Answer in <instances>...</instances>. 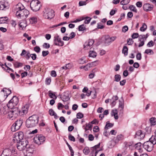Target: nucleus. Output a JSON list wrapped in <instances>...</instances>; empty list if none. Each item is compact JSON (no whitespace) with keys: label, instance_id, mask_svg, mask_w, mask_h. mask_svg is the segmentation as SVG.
Instances as JSON below:
<instances>
[{"label":"nucleus","instance_id":"2eb2a0df","mask_svg":"<svg viewBox=\"0 0 156 156\" xmlns=\"http://www.w3.org/2000/svg\"><path fill=\"white\" fill-rule=\"evenodd\" d=\"M117 38L116 36L110 37L109 36H106L105 38V43L106 45H109L112 42L115 41Z\"/></svg>","mask_w":156,"mask_h":156},{"label":"nucleus","instance_id":"c03bdc74","mask_svg":"<svg viewBox=\"0 0 156 156\" xmlns=\"http://www.w3.org/2000/svg\"><path fill=\"white\" fill-rule=\"evenodd\" d=\"M83 153L85 154H87L90 152L88 147H85L83 151Z\"/></svg>","mask_w":156,"mask_h":156},{"label":"nucleus","instance_id":"bf43d9fd","mask_svg":"<svg viewBox=\"0 0 156 156\" xmlns=\"http://www.w3.org/2000/svg\"><path fill=\"white\" fill-rule=\"evenodd\" d=\"M99 128L98 126H95L93 128V131L94 132L97 133L99 131Z\"/></svg>","mask_w":156,"mask_h":156},{"label":"nucleus","instance_id":"7c9ffc66","mask_svg":"<svg viewBox=\"0 0 156 156\" xmlns=\"http://www.w3.org/2000/svg\"><path fill=\"white\" fill-rule=\"evenodd\" d=\"M128 49L127 46H124L122 48V53L124 54L125 56H127L128 54Z\"/></svg>","mask_w":156,"mask_h":156},{"label":"nucleus","instance_id":"338daca9","mask_svg":"<svg viewBox=\"0 0 156 156\" xmlns=\"http://www.w3.org/2000/svg\"><path fill=\"white\" fill-rule=\"evenodd\" d=\"M49 51H43L42 52V55L44 57H45L47 55L49 54Z\"/></svg>","mask_w":156,"mask_h":156},{"label":"nucleus","instance_id":"c9c22d12","mask_svg":"<svg viewBox=\"0 0 156 156\" xmlns=\"http://www.w3.org/2000/svg\"><path fill=\"white\" fill-rule=\"evenodd\" d=\"M19 26L20 28H21L22 29L25 28L27 26L26 23V22L25 20H23L22 22L20 23L19 24Z\"/></svg>","mask_w":156,"mask_h":156},{"label":"nucleus","instance_id":"c756f323","mask_svg":"<svg viewBox=\"0 0 156 156\" xmlns=\"http://www.w3.org/2000/svg\"><path fill=\"white\" fill-rule=\"evenodd\" d=\"M13 66L14 68H16L22 67L23 66V64L18 62H16L13 63Z\"/></svg>","mask_w":156,"mask_h":156},{"label":"nucleus","instance_id":"0eeeda50","mask_svg":"<svg viewBox=\"0 0 156 156\" xmlns=\"http://www.w3.org/2000/svg\"><path fill=\"white\" fill-rule=\"evenodd\" d=\"M34 143L39 145L43 144L45 142V138L42 135H37L34 138Z\"/></svg>","mask_w":156,"mask_h":156},{"label":"nucleus","instance_id":"8fccbe9b","mask_svg":"<svg viewBox=\"0 0 156 156\" xmlns=\"http://www.w3.org/2000/svg\"><path fill=\"white\" fill-rule=\"evenodd\" d=\"M154 45V42L152 41H150L147 44V46L148 47H153Z\"/></svg>","mask_w":156,"mask_h":156},{"label":"nucleus","instance_id":"c85d7f7f","mask_svg":"<svg viewBox=\"0 0 156 156\" xmlns=\"http://www.w3.org/2000/svg\"><path fill=\"white\" fill-rule=\"evenodd\" d=\"M95 62H92L91 63L87 64L85 66V70L86 71L89 70L90 69L93 67L94 63Z\"/></svg>","mask_w":156,"mask_h":156},{"label":"nucleus","instance_id":"9b49d317","mask_svg":"<svg viewBox=\"0 0 156 156\" xmlns=\"http://www.w3.org/2000/svg\"><path fill=\"white\" fill-rule=\"evenodd\" d=\"M54 44L59 46H62L64 44V42L61 40L59 36L57 34H55L54 37Z\"/></svg>","mask_w":156,"mask_h":156},{"label":"nucleus","instance_id":"774afa93","mask_svg":"<svg viewBox=\"0 0 156 156\" xmlns=\"http://www.w3.org/2000/svg\"><path fill=\"white\" fill-rule=\"evenodd\" d=\"M76 35V34L74 32H72L69 35L70 39H72L75 37Z\"/></svg>","mask_w":156,"mask_h":156},{"label":"nucleus","instance_id":"1a4fd4ad","mask_svg":"<svg viewBox=\"0 0 156 156\" xmlns=\"http://www.w3.org/2000/svg\"><path fill=\"white\" fill-rule=\"evenodd\" d=\"M23 133L21 131L15 133L14 135L13 139V142L15 143L18 144V142H20L21 140H23Z\"/></svg>","mask_w":156,"mask_h":156},{"label":"nucleus","instance_id":"dca6fc26","mask_svg":"<svg viewBox=\"0 0 156 156\" xmlns=\"http://www.w3.org/2000/svg\"><path fill=\"white\" fill-rule=\"evenodd\" d=\"M145 136V133L141 130L137 131L136 132L135 137L138 140L143 139Z\"/></svg>","mask_w":156,"mask_h":156},{"label":"nucleus","instance_id":"a18cd8bd","mask_svg":"<svg viewBox=\"0 0 156 156\" xmlns=\"http://www.w3.org/2000/svg\"><path fill=\"white\" fill-rule=\"evenodd\" d=\"M130 0H122L120 2L121 4L123 5H125L128 4Z\"/></svg>","mask_w":156,"mask_h":156},{"label":"nucleus","instance_id":"a19ab883","mask_svg":"<svg viewBox=\"0 0 156 156\" xmlns=\"http://www.w3.org/2000/svg\"><path fill=\"white\" fill-rule=\"evenodd\" d=\"M145 53L147 54L153 55L154 54V51L151 49H147L145 51Z\"/></svg>","mask_w":156,"mask_h":156},{"label":"nucleus","instance_id":"6ab92c4d","mask_svg":"<svg viewBox=\"0 0 156 156\" xmlns=\"http://www.w3.org/2000/svg\"><path fill=\"white\" fill-rule=\"evenodd\" d=\"M2 94L4 95V99H5L11 93V90L6 88H4L1 90Z\"/></svg>","mask_w":156,"mask_h":156},{"label":"nucleus","instance_id":"e2e57ef3","mask_svg":"<svg viewBox=\"0 0 156 156\" xmlns=\"http://www.w3.org/2000/svg\"><path fill=\"white\" fill-rule=\"evenodd\" d=\"M145 39V35H140L139 36V41H141L142 39Z\"/></svg>","mask_w":156,"mask_h":156},{"label":"nucleus","instance_id":"4c0bfd02","mask_svg":"<svg viewBox=\"0 0 156 156\" xmlns=\"http://www.w3.org/2000/svg\"><path fill=\"white\" fill-rule=\"evenodd\" d=\"M8 20L7 17H2L0 18V24L5 23Z\"/></svg>","mask_w":156,"mask_h":156},{"label":"nucleus","instance_id":"3c124183","mask_svg":"<svg viewBox=\"0 0 156 156\" xmlns=\"http://www.w3.org/2000/svg\"><path fill=\"white\" fill-rule=\"evenodd\" d=\"M88 0H86L85 1H80L79 2V5L80 6H82L84 5H85L87 4L86 2Z\"/></svg>","mask_w":156,"mask_h":156},{"label":"nucleus","instance_id":"ddd939ff","mask_svg":"<svg viewBox=\"0 0 156 156\" xmlns=\"http://www.w3.org/2000/svg\"><path fill=\"white\" fill-rule=\"evenodd\" d=\"M29 105L28 104H25L22 106L21 110H19V115H23L27 114L28 112Z\"/></svg>","mask_w":156,"mask_h":156},{"label":"nucleus","instance_id":"052dcab7","mask_svg":"<svg viewBox=\"0 0 156 156\" xmlns=\"http://www.w3.org/2000/svg\"><path fill=\"white\" fill-rule=\"evenodd\" d=\"M136 58L137 60H140L141 59V54L140 53H138L136 55Z\"/></svg>","mask_w":156,"mask_h":156},{"label":"nucleus","instance_id":"7ed1b4c3","mask_svg":"<svg viewBox=\"0 0 156 156\" xmlns=\"http://www.w3.org/2000/svg\"><path fill=\"white\" fill-rule=\"evenodd\" d=\"M18 102V98L16 96H13L12 99L9 102L7 106L8 108L13 109L14 108H17L16 106Z\"/></svg>","mask_w":156,"mask_h":156},{"label":"nucleus","instance_id":"473e14b6","mask_svg":"<svg viewBox=\"0 0 156 156\" xmlns=\"http://www.w3.org/2000/svg\"><path fill=\"white\" fill-rule=\"evenodd\" d=\"M49 113L51 116H54L55 119L57 117L56 114L52 109H50L49 111Z\"/></svg>","mask_w":156,"mask_h":156},{"label":"nucleus","instance_id":"5701e85b","mask_svg":"<svg viewBox=\"0 0 156 156\" xmlns=\"http://www.w3.org/2000/svg\"><path fill=\"white\" fill-rule=\"evenodd\" d=\"M28 141L26 140H21L20 142H18V144H17L16 146H27L28 144Z\"/></svg>","mask_w":156,"mask_h":156},{"label":"nucleus","instance_id":"49530a36","mask_svg":"<svg viewBox=\"0 0 156 156\" xmlns=\"http://www.w3.org/2000/svg\"><path fill=\"white\" fill-rule=\"evenodd\" d=\"M8 107L7 106H5L3 107L2 111L4 114H6L8 112Z\"/></svg>","mask_w":156,"mask_h":156},{"label":"nucleus","instance_id":"39448f33","mask_svg":"<svg viewBox=\"0 0 156 156\" xmlns=\"http://www.w3.org/2000/svg\"><path fill=\"white\" fill-rule=\"evenodd\" d=\"M8 113V118L11 120H13L15 119L19 115V110L18 108H16L12 109Z\"/></svg>","mask_w":156,"mask_h":156},{"label":"nucleus","instance_id":"4d7b16f0","mask_svg":"<svg viewBox=\"0 0 156 156\" xmlns=\"http://www.w3.org/2000/svg\"><path fill=\"white\" fill-rule=\"evenodd\" d=\"M34 50L37 53H39L41 50L39 46H36L34 48Z\"/></svg>","mask_w":156,"mask_h":156},{"label":"nucleus","instance_id":"f3484780","mask_svg":"<svg viewBox=\"0 0 156 156\" xmlns=\"http://www.w3.org/2000/svg\"><path fill=\"white\" fill-rule=\"evenodd\" d=\"M143 8L144 11L146 12H149L153 10L154 6L153 5H151L149 3H146L143 5Z\"/></svg>","mask_w":156,"mask_h":156},{"label":"nucleus","instance_id":"f03ea898","mask_svg":"<svg viewBox=\"0 0 156 156\" xmlns=\"http://www.w3.org/2000/svg\"><path fill=\"white\" fill-rule=\"evenodd\" d=\"M38 117L33 115L30 117L26 121V125L28 128L36 126L39 121Z\"/></svg>","mask_w":156,"mask_h":156},{"label":"nucleus","instance_id":"cd10ccee","mask_svg":"<svg viewBox=\"0 0 156 156\" xmlns=\"http://www.w3.org/2000/svg\"><path fill=\"white\" fill-rule=\"evenodd\" d=\"M55 92L53 93L51 90H49L48 91L49 96L51 98L56 99L57 97L55 95Z\"/></svg>","mask_w":156,"mask_h":156},{"label":"nucleus","instance_id":"72a5a7b5","mask_svg":"<svg viewBox=\"0 0 156 156\" xmlns=\"http://www.w3.org/2000/svg\"><path fill=\"white\" fill-rule=\"evenodd\" d=\"M37 21V18L35 16L31 17L29 20L30 23L33 24L35 23Z\"/></svg>","mask_w":156,"mask_h":156},{"label":"nucleus","instance_id":"f257e3e1","mask_svg":"<svg viewBox=\"0 0 156 156\" xmlns=\"http://www.w3.org/2000/svg\"><path fill=\"white\" fill-rule=\"evenodd\" d=\"M16 16L18 18L25 19L29 14V11L25 9L21 3H19L16 6Z\"/></svg>","mask_w":156,"mask_h":156},{"label":"nucleus","instance_id":"f704fd0d","mask_svg":"<svg viewBox=\"0 0 156 156\" xmlns=\"http://www.w3.org/2000/svg\"><path fill=\"white\" fill-rule=\"evenodd\" d=\"M83 18L85 20L84 23L85 24H88L90 22L91 19V18L88 16H83Z\"/></svg>","mask_w":156,"mask_h":156},{"label":"nucleus","instance_id":"2f4dec72","mask_svg":"<svg viewBox=\"0 0 156 156\" xmlns=\"http://www.w3.org/2000/svg\"><path fill=\"white\" fill-rule=\"evenodd\" d=\"M113 126V124L110 123L109 121L106 122V124L105 126V129H108L109 128L112 127Z\"/></svg>","mask_w":156,"mask_h":156},{"label":"nucleus","instance_id":"4468645a","mask_svg":"<svg viewBox=\"0 0 156 156\" xmlns=\"http://www.w3.org/2000/svg\"><path fill=\"white\" fill-rule=\"evenodd\" d=\"M156 144V139L154 136H152L148 141L145 142L143 144V146H152Z\"/></svg>","mask_w":156,"mask_h":156},{"label":"nucleus","instance_id":"37998d69","mask_svg":"<svg viewBox=\"0 0 156 156\" xmlns=\"http://www.w3.org/2000/svg\"><path fill=\"white\" fill-rule=\"evenodd\" d=\"M150 121L152 125H154L156 124V119L154 118H151L150 119Z\"/></svg>","mask_w":156,"mask_h":156},{"label":"nucleus","instance_id":"69168bd1","mask_svg":"<svg viewBox=\"0 0 156 156\" xmlns=\"http://www.w3.org/2000/svg\"><path fill=\"white\" fill-rule=\"evenodd\" d=\"M69 139L72 141H75V138L71 134L69 135Z\"/></svg>","mask_w":156,"mask_h":156},{"label":"nucleus","instance_id":"aec40b11","mask_svg":"<svg viewBox=\"0 0 156 156\" xmlns=\"http://www.w3.org/2000/svg\"><path fill=\"white\" fill-rule=\"evenodd\" d=\"M125 146H132L134 145L136 146H141V144L140 142H138L135 144H134L133 141L129 142H124Z\"/></svg>","mask_w":156,"mask_h":156},{"label":"nucleus","instance_id":"5fc2aeb1","mask_svg":"<svg viewBox=\"0 0 156 156\" xmlns=\"http://www.w3.org/2000/svg\"><path fill=\"white\" fill-rule=\"evenodd\" d=\"M83 20H84V18H83V17H82L80 18L79 19H76V20H75L74 21H71V22L73 23H77L78 22L81 21Z\"/></svg>","mask_w":156,"mask_h":156},{"label":"nucleus","instance_id":"6e6552de","mask_svg":"<svg viewBox=\"0 0 156 156\" xmlns=\"http://www.w3.org/2000/svg\"><path fill=\"white\" fill-rule=\"evenodd\" d=\"M40 2L38 0H32L30 4V8L34 12L38 11L40 9Z\"/></svg>","mask_w":156,"mask_h":156},{"label":"nucleus","instance_id":"f8f14e48","mask_svg":"<svg viewBox=\"0 0 156 156\" xmlns=\"http://www.w3.org/2000/svg\"><path fill=\"white\" fill-rule=\"evenodd\" d=\"M25 147L23 153L25 156H31L33 153L34 149L32 147Z\"/></svg>","mask_w":156,"mask_h":156},{"label":"nucleus","instance_id":"e433bc0d","mask_svg":"<svg viewBox=\"0 0 156 156\" xmlns=\"http://www.w3.org/2000/svg\"><path fill=\"white\" fill-rule=\"evenodd\" d=\"M65 93H64L62 96L61 97L62 100L63 101H66L69 99V96L65 94Z\"/></svg>","mask_w":156,"mask_h":156},{"label":"nucleus","instance_id":"a878e982","mask_svg":"<svg viewBox=\"0 0 156 156\" xmlns=\"http://www.w3.org/2000/svg\"><path fill=\"white\" fill-rule=\"evenodd\" d=\"M124 108V105L123 101H122L119 100V108L120 110V112L123 113V109Z\"/></svg>","mask_w":156,"mask_h":156},{"label":"nucleus","instance_id":"9d476101","mask_svg":"<svg viewBox=\"0 0 156 156\" xmlns=\"http://www.w3.org/2000/svg\"><path fill=\"white\" fill-rule=\"evenodd\" d=\"M22 123L23 121L22 120L20 119L16 121L12 126L11 128V131L14 132L18 130L20 128Z\"/></svg>","mask_w":156,"mask_h":156},{"label":"nucleus","instance_id":"6e6d98bb","mask_svg":"<svg viewBox=\"0 0 156 156\" xmlns=\"http://www.w3.org/2000/svg\"><path fill=\"white\" fill-rule=\"evenodd\" d=\"M83 114L80 112H79L77 114L76 117L78 119H81L83 117Z\"/></svg>","mask_w":156,"mask_h":156},{"label":"nucleus","instance_id":"a211bd4d","mask_svg":"<svg viewBox=\"0 0 156 156\" xmlns=\"http://www.w3.org/2000/svg\"><path fill=\"white\" fill-rule=\"evenodd\" d=\"M9 4L8 2L4 1L0 2V10H5L8 8Z\"/></svg>","mask_w":156,"mask_h":156},{"label":"nucleus","instance_id":"423d86ee","mask_svg":"<svg viewBox=\"0 0 156 156\" xmlns=\"http://www.w3.org/2000/svg\"><path fill=\"white\" fill-rule=\"evenodd\" d=\"M43 12V16L46 19H51L54 16V12L51 9H45Z\"/></svg>","mask_w":156,"mask_h":156},{"label":"nucleus","instance_id":"4be33fe9","mask_svg":"<svg viewBox=\"0 0 156 156\" xmlns=\"http://www.w3.org/2000/svg\"><path fill=\"white\" fill-rule=\"evenodd\" d=\"M94 41L93 39H90L89 40L88 42L86 43L84 46V48L85 49H88L90 48V47L91 46L94 44Z\"/></svg>","mask_w":156,"mask_h":156},{"label":"nucleus","instance_id":"b1692460","mask_svg":"<svg viewBox=\"0 0 156 156\" xmlns=\"http://www.w3.org/2000/svg\"><path fill=\"white\" fill-rule=\"evenodd\" d=\"M97 55L96 52L93 50V49L91 48L89 52V56L92 58H95Z\"/></svg>","mask_w":156,"mask_h":156},{"label":"nucleus","instance_id":"bb28decb","mask_svg":"<svg viewBox=\"0 0 156 156\" xmlns=\"http://www.w3.org/2000/svg\"><path fill=\"white\" fill-rule=\"evenodd\" d=\"M92 127V125L90 123H89L88 124H86L85 127H84V126H83V128L84 127V129L85 132H86L88 130H91Z\"/></svg>","mask_w":156,"mask_h":156},{"label":"nucleus","instance_id":"0e129e2a","mask_svg":"<svg viewBox=\"0 0 156 156\" xmlns=\"http://www.w3.org/2000/svg\"><path fill=\"white\" fill-rule=\"evenodd\" d=\"M154 147H145L144 149L147 151L150 152L152 150Z\"/></svg>","mask_w":156,"mask_h":156},{"label":"nucleus","instance_id":"680f3d73","mask_svg":"<svg viewBox=\"0 0 156 156\" xmlns=\"http://www.w3.org/2000/svg\"><path fill=\"white\" fill-rule=\"evenodd\" d=\"M127 43L128 45H132L133 42V41L132 39L129 38L127 40Z\"/></svg>","mask_w":156,"mask_h":156},{"label":"nucleus","instance_id":"393cba45","mask_svg":"<svg viewBox=\"0 0 156 156\" xmlns=\"http://www.w3.org/2000/svg\"><path fill=\"white\" fill-rule=\"evenodd\" d=\"M111 115L112 116L114 115V118L115 119H118L119 117L118 115V112L116 109H114L112 110Z\"/></svg>","mask_w":156,"mask_h":156},{"label":"nucleus","instance_id":"58836bf2","mask_svg":"<svg viewBox=\"0 0 156 156\" xmlns=\"http://www.w3.org/2000/svg\"><path fill=\"white\" fill-rule=\"evenodd\" d=\"M147 28V26L145 23H143L142 27L140 28V30L142 32L145 31Z\"/></svg>","mask_w":156,"mask_h":156},{"label":"nucleus","instance_id":"864d4df0","mask_svg":"<svg viewBox=\"0 0 156 156\" xmlns=\"http://www.w3.org/2000/svg\"><path fill=\"white\" fill-rule=\"evenodd\" d=\"M51 82V79L50 78H47L45 80V84L47 85H49Z\"/></svg>","mask_w":156,"mask_h":156},{"label":"nucleus","instance_id":"09e8293b","mask_svg":"<svg viewBox=\"0 0 156 156\" xmlns=\"http://www.w3.org/2000/svg\"><path fill=\"white\" fill-rule=\"evenodd\" d=\"M85 29L84 24H82L79 26L78 29L79 31L84 30Z\"/></svg>","mask_w":156,"mask_h":156},{"label":"nucleus","instance_id":"79ce46f5","mask_svg":"<svg viewBox=\"0 0 156 156\" xmlns=\"http://www.w3.org/2000/svg\"><path fill=\"white\" fill-rule=\"evenodd\" d=\"M115 80L116 82L119 81L121 79V76L120 75L116 74L115 76Z\"/></svg>","mask_w":156,"mask_h":156},{"label":"nucleus","instance_id":"412c9836","mask_svg":"<svg viewBox=\"0 0 156 156\" xmlns=\"http://www.w3.org/2000/svg\"><path fill=\"white\" fill-rule=\"evenodd\" d=\"M99 147H92L91 148V150H93V151L92 152V156H96L97 154L99 151L102 150V148L98 150V148Z\"/></svg>","mask_w":156,"mask_h":156},{"label":"nucleus","instance_id":"603ef678","mask_svg":"<svg viewBox=\"0 0 156 156\" xmlns=\"http://www.w3.org/2000/svg\"><path fill=\"white\" fill-rule=\"evenodd\" d=\"M123 137V136L122 134L118 135L116 137V140H117V141H119L122 139Z\"/></svg>","mask_w":156,"mask_h":156},{"label":"nucleus","instance_id":"ea45409f","mask_svg":"<svg viewBox=\"0 0 156 156\" xmlns=\"http://www.w3.org/2000/svg\"><path fill=\"white\" fill-rule=\"evenodd\" d=\"M129 9L131 11H133L136 13L137 12V9H136L135 6L133 5H130L129 7Z\"/></svg>","mask_w":156,"mask_h":156},{"label":"nucleus","instance_id":"13d9d810","mask_svg":"<svg viewBox=\"0 0 156 156\" xmlns=\"http://www.w3.org/2000/svg\"><path fill=\"white\" fill-rule=\"evenodd\" d=\"M131 37L133 39L139 37V34L138 33H134L132 34Z\"/></svg>","mask_w":156,"mask_h":156},{"label":"nucleus","instance_id":"de8ad7c7","mask_svg":"<svg viewBox=\"0 0 156 156\" xmlns=\"http://www.w3.org/2000/svg\"><path fill=\"white\" fill-rule=\"evenodd\" d=\"M79 63L80 64H83L86 62L85 60V58L83 57L80 59L78 61Z\"/></svg>","mask_w":156,"mask_h":156},{"label":"nucleus","instance_id":"20e7f679","mask_svg":"<svg viewBox=\"0 0 156 156\" xmlns=\"http://www.w3.org/2000/svg\"><path fill=\"white\" fill-rule=\"evenodd\" d=\"M14 147H9L5 149L3 151L2 154H3L6 155L8 156H11L13 154L16 156L17 153V151Z\"/></svg>","mask_w":156,"mask_h":156}]
</instances>
